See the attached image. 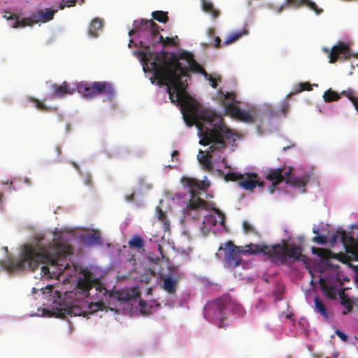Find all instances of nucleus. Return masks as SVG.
I'll list each match as a JSON object with an SVG mask.
<instances>
[{"instance_id":"f257e3e1","label":"nucleus","mask_w":358,"mask_h":358,"mask_svg":"<svg viewBox=\"0 0 358 358\" xmlns=\"http://www.w3.org/2000/svg\"><path fill=\"white\" fill-rule=\"evenodd\" d=\"M152 64L156 79L167 87L171 101L181 106L183 118L188 127L194 125V121L196 120H212L215 124L224 122L220 115L201 108L186 92L190 73L202 74L210 82L213 88L217 86L215 79L196 61L192 52L185 50L178 52L162 50L156 54L155 61Z\"/></svg>"},{"instance_id":"f03ea898","label":"nucleus","mask_w":358,"mask_h":358,"mask_svg":"<svg viewBox=\"0 0 358 358\" xmlns=\"http://www.w3.org/2000/svg\"><path fill=\"white\" fill-rule=\"evenodd\" d=\"M71 254V246L57 238H48L36 236L31 243L23 246L21 255L17 259H9L4 264L5 268L10 272H20L38 268L39 264L43 275L57 278L69 267L66 257Z\"/></svg>"},{"instance_id":"7ed1b4c3","label":"nucleus","mask_w":358,"mask_h":358,"mask_svg":"<svg viewBox=\"0 0 358 358\" xmlns=\"http://www.w3.org/2000/svg\"><path fill=\"white\" fill-rule=\"evenodd\" d=\"M194 124L197 127L201 138L199 143L204 146L212 143L206 151V154L200 150L198 155V160L203 169L211 171L213 169L211 162L213 154L215 152L220 154L223 152L227 146L224 139L229 142H235L237 136L224 124V122L215 124V122L212 120H196L194 121Z\"/></svg>"},{"instance_id":"20e7f679","label":"nucleus","mask_w":358,"mask_h":358,"mask_svg":"<svg viewBox=\"0 0 358 358\" xmlns=\"http://www.w3.org/2000/svg\"><path fill=\"white\" fill-rule=\"evenodd\" d=\"M138 37L140 38L139 43L142 48L148 50L147 52L138 51V55L140 60L144 63L143 69L145 71V66L147 68L149 59H152L150 65L152 68L153 73L155 69L152 63L155 61V55L157 52L150 51L151 47L155 46L157 43H162L164 47V38L159 33V27L152 20H141L138 24H135Z\"/></svg>"},{"instance_id":"39448f33","label":"nucleus","mask_w":358,"mask_h":358,"mask_svg":"<svg viewBox=\"0 0 358 358\" xmlns=\"http://www.w3.org/2000/svg\"><path fill=\"white\" fill-rule=\"evenodd\" d=\"M182 185L188 188L190 199L187 201L186 207L183 210L185 216L198 219L199 213L202 210H208V203L199 196L201 191L206 190L209 187L208 182L199 181L193 178L183 177L181 178Z\"/></svg>"},{"instance_id":"423d86ee","label":"nucleus","mask_w":358,"mask_h":358,"mask_svg":"<svg viewBox=\"0 0 358 358\" xmlns=\"http://www.w3.org/2000/svg\"><path fill=\"white\" fill-rule=\"evenodd\" d=\"M262 252L268 257L271 262L281 264H285L288 259L295 262L303 257L299 246H287L285 243H278L271 247L262 244Z\"/></svg>"},{"instance_id":"0eeeda50","label":"nucleus","mask_w":358,"mask_h":358,"mask_svg":"<svg viewBox=\"0 0 358 358\" xmlns=\"http://www.w3.org/2000/svg\"><path fill=\"white\" fill-rule=\"evenodd\" d=\"M292 171V169L291 167L287 169L278 168L268 170L266 179L273 181L272 185L269 187L270 193H273L275 192V186L284 180L287 184H289L291 186L303 189L302 192H305V187L309 181L310 177L308 176H305L303 178L292 177L291 176Z\"/></svg>"},{"instance_id":"6e6552de","label":"nucleus","mask_w":358,"mask_h":358,"mask_svg":"<svg viewBox=\"0 0 358 358\" xmlns=\"http://www.w3.org/2000/svg\"><path fill=\"white\" fill-rule=\"evenodd\" d=\"M229 302L230 296L226 294L207 303L203 308L205 317L209 321L217 322L219 328H226L229 326L226 306Z\"/></svg>"},{"instance_id":"1a4fd4ad","label":"nucleus","mask_w":358,"mask_h":358,"mask_svg":"<svg viewBox=\"0 0 358 358\" xmlns=\"http://www.w3.org/2000/svg\"><path fill=\"white\" fill-rule=\"evenodd\" d=\"M220 250L224 251V260L228 268H235L241 264V255L256 254L262 252V245L250 244L242 246H236L231 241L226 243L224 248L220 247Z\"/></svg>"},{"instance_id":"9d476101","label":"nucleus","mask_w":358,"mask_h":358,"mask_svg":"<svg viewBox=\"0 0 358 358\" xmlns=\"http://www.w3.org/2000/svg\"><path fill=\"white\" fill-rule=\"evenodd\" d=\"M76 90L87 99H93L101 95L106 100H111L115 94L112 84L106 81H95L92 83L80 82L77 84Z\"/></svg>"},{"instance_id":"9b49d317","label":"nucleus","mask_w":358,"mask_h":358,"mask_svg":"<svg viewBox=\"0 0 358 358\" xmlns=\"http://www.w3.org/2000/svg\"><path fill=\"white\" fill-rule=\"evenodd\" d=\"M57 11V10H47L45 12L39 10L36 13H32L30 17L23 18L21 20L16 19L13 27H24L26 26H31L38 22L45 23L49 22L53 19L54 15Z\"/></svg>"},{"instance_id":"f8f14e48","label":"nucleus","mask_w":358,"mask_h":358,"mask_svg":"<svg viewBox=\"0 0 358 358\" xmlns=\"http://www.w3.org/2000/svg\"><path fill=\"white\" fill-rule=\"evenodd\" d=\"M224 108L227 114L243 122L255 123L257 117L256 110L246 111L231 103H225Z\"/></svg>"},{"instance_id":"ddd939ff","label":"nucleus","mask_w":358,"mask_h":358,"mask_svg":"<svg viewBox=\"0 0 358 358\" xmlns=\"http://www.w3.org/2000/svg\"><path fill=\"white\" fill-rule=\"evenodd\" d=\"M330 241L333 245L341 242L346 248L357 249L358 247V241L348 236L341 228H338L335 233L332 234Z\"/></svg>"},{"instance_id":"4468645a","label":"nucleus","mask_w":358,"mask_h":358,"mask_svg":"<svg viewBox=\"0 0 358 358\" xmlns=\"http://www.w3.org/2000/svg\"><path fill=\"white\" fill-rule=\"evenodd\" d=\"M115 297L117 298L119 301H129L131 300H133L134 301H138L139 299V294L138 292H136V290L132 291V294H130L127 292H116L115 293ZM139 307L141 312L142 313H148L149 309H148V304L147 301L140 299L139 300Z\"/></svg>"},{"instance_id":"2eb2a0df","label":"nucleus","mask_w":358,"mask_h":358,"mask_svg":"<svg viewBox=\"0 0 358 358\" xmlns=\"http://www.w3.org/2000/svg\"><path fill=\"white\" fill-rule=\"evenodd\" d=\"M350 48L343 42L334 45L329 54V62L335 63L338 58L347 59L350 57Z\"/></svg>"},{"instance_id":"dca6fc26","label":"nucleus","mask_w":358,"mask_h":358,"mask_svg":"<svg viewBox=\"0 0 358 358\" xmlns=\"http://www.w3.org/2000/svg\"><path fill=\"white\" fill-rule=\"evenodd\" d=\"M240 187L246 190H253L257 186L263 187L264 182L260 180V178L257 174L254 173L243 175L241 180L238 181Z\"/></svg>"},{"instance_id":"f3484780","label":"nucleus","mask_w":358,"mask_h":358,"mask_svg":"<svg viewBox=\"0 0 358 358\" xmlns=\"http://www.w3.org/2000/svg\"><path fill=\"white\" fill-rule=\"evenodd\" d=\"M52 89L53 90L52 99L62 98L66 94H72L76 90V88H71L67 82H64L61 85L54 84Z\"/></svg>"},{"instance_id":"a211bd4d","label":"nucleus","mask_w":358,"mask_h":358,"mask_svg":"<svg viewBox=\"0 0 358 358\" xmlns=\"http://www.w3.org/2000/svg\"><path fill=\"white\" fill-rule=\"evenodd\" d=\"M92 283L88 278H80L76 287V294H80L82 297L86 298L89 295V292L92 289Z\"/></svg>"},{"instance_id":"6ab92c4d","label":"nucleus","mask_w":358,"mask_h":358,"mask_svg":"<svg viewBox=\"0 0 358 358\" xmlns=\"http://www.w3.org/2000/svg\"><path fill=\"white\" fill-rule=\"evenodd\" d=\"M163 285L162 287L169 294H175L178 285V281L176 278L171 275L162 278Z\"/></svg>"},{"instance_id":"aec40b11","label":"nucleus","mask_w":358,"mask_h":358,"mask_svg":"<svg viewBox=\"0 0 358 358\" xmlns=\"http://www.w3.org/2000/svg\"><path fill=\"white\" fill-rule=\"evenodd\" d=\"M312 252L317 255L327 266H332L329 260L331 258L336 257V255L328 249L313 247Z\"/></svg>"},{"instance_id":"412c9836","label":"nucleus","mask_w":358,"mask_h":358,"mask_svg":"<svg viewBox=\"0 0 358 358\" xmlns=\"http://www.w3.org/2000/svg\"><path fill=\"white\" fill-rule=\"evenodd\" d=\"M287 3L295 6H301L306 4L311 10H314L317 14H320L322 10L320 9L316 3L310 0H287Z\"/></svg>"},{"instance_id":"4be33fe9","label":"nucleus","mask_w":358,"mask_h":358,"mask_svg":"<svg viewBox=\"0 0 358 358\" xmlns=\"http://www.w3.org/2000/svg\"><path fill=\"white\" fill-rule=\"evenodd\" d=\"M226 306L227 314L229 312H232L234 314H236L238 316H243L245 313L243 307L240 303L233 301L231 296L230 302L227 303Z\"/></svg>"},{"instance_id":"5701e85b","label":"nucleus","mask_w":358,"mask_h":358,"mask_svg":"<svg viewBox=\"0 0 358 358\" xmlns=\"http://www.w3.org/2000/svg\"><path fill=\"white\" fill-rule=\"evenodd\" d=\"M82 314L81 310L78 306H71L68 308H61L59 310L57 317H66L69 316L80 315Z\"/></svg>"},{"instance_id":"b1692460","label":"nucleus","mask_w":358,"mask_h":358,"mask_svg":"<svg viewBox=\"0 0 358 358\" xmlns=\"http://www.w3.org/2000/svg\"><path fill=\"white\" fill-rule=\"evenodd\" d=\"M102 26L103 22L99 18L93 19L88 28L89 35L96 37L98 36V31L102 28Z\"/></svg>"},{"instance_id":"393cba45","label":"nucleus","mask_w":358,"mask_h":358,"mask_svg":"<svg viewBox=\"0 0 358 358\" xmlns=\"http://www.w3.org/2000/svg\"><path fill=\"white\" fill-rule=\"evenodd\" d=\"M315 310L319 313L325 320L329 319L327 310L322 300L318 297L314 298Z\"/></svg>"},{"instance_id":"a878e982","label":"nucleus","mask_w":358,"mask_h":358,"mask_svg":"<svg viewBox=\"0 0 358 358\" xmlns=\"http://www.w3.org/2000/svg\"><path fill=\"white\" fill-rule=\"evenodd\" d=\"M202 8L206 13L210 14L215 19L219 16V11L214 8L212 2L208 0L202 1Z\"/></svg>"},{"instance_id":"bb28decb","label":"nucleus","mask_w":358,"mask_h":358,"mask_svg":"<svg viewBox=\"0 0 358 358\" xmlns=\"http://www.w3.org/2000/svg\"><path fill=\"white\" fill-rule=\"evenodd\" d=\"M128 245L131 248L142 249L145 245V242L139 235H134L129 241Z\"/></svg>"},{"instance_id":"cd10ccee","label":"nucleus","mask_w":358,"mask_h":358,"mask_svg":"<svg viewBox=\"0 0 358 358\" xmlns=\"http://www.w3.org/2000/svg\"><path fill=\"white\" fill-rule=\"evenodd\" d=\"M248 34L247 30L236 31L231 34L224 41V45H228L238 40L241 36Z\"/></svg>"},{"instance_id":"c85d7f7f","label":"nucleus","mask_w":358,"mask_h":358,"mask_svg":"<svg viewBox=\"0 0 358 358\" xmlns=\"http://www.w3.org/2000/svg\"><path fill=\"white\" fill-rule=\"evenodd\" d=\"M323 98L326 102H331L340 99L341 96L338 92L332 90L331 89H329L324 92Z\"/></svg>"},{"instance_id":"c756f323","label":"nucleus","mask_w":358,"mask_h":358,"mask_svg":"<svg viewBox=\"0 0 358 358\" xmlns=\"http://www.w3.org/2000/svg\"><path fill=\"white\" fill-rule=\"evenodd\" d=\"M27 101L34 103L35 107L41 111L49 112L51 110L50 107L47 106L44 103L36 98L28 96Z\"/></svg>"},{"instance_id":"7c9ffc66","label":"nucleus","mask_w":358,"mask_h":358,"mask_svg":"<svg viewBox=\"0 0 358 358\" xmlns=\"http://www.w3.org/2000/svg\"><path fill=\"white\" fill-rule=\"evenodd\" d=\"M152 16L154 20L162 23H166L169 21L167 12H164L162 10H156L152 13Z\"/></svg>"},{"instance_id":"2f4dec72","label":"nucleus","mask_w":358,"mask_h":358,"mask_svg":"<svg viewBox=\"0 0 358 358\" xmlns=\"http://www.w3.org/2000/svg\"><path fill=\"white\" fill-rule=\"evenodd\" d=\"M339 295L341 299L342 305H343L347 308V311H343V313L344 315H345L352 310V302L348 296L345 295L343 291H341V293H339Z\"/></svg>"},{"instance_id":"473e14b6","label":"nucleus","mask_w":358,"mask_h":358,"mask_svg":"<svg viewBox=\"0 0 358 358\" xmlns=\"http://www.w3.org/2000/svg\"><path fill=\"white\" fill-rule=\"evenodd\" d=\"M243 229L244 233L246 234H252L255 235H259L258 231L248 221H243Z\"/></svg>"},{"instance_id":"72a5a7b5","label":"nucleus","mask_w":358,"mask_h":358,"mask_svg":"<svg viewBox=\"0 0 358 358\" xmlns=\"http://www.w3.org/2000/svg\"><path fill=\"white\" fill-rule=\"evenodd\" d=\"M87 241L91 244H100L101 243V236L99 233L94 232L87 235Z\"/></svg>"},{"instance_id":"f704fd0d","label":"nucleus","mask_w":358,"mask_h":358,"mask_svg":"<svg viewBox=\"0 0 358 358\" xmlns=\"http://www.w3.org/2000/svg\"><path fill=\"white\" fill-rule=\"evenodd\" d=\"M322 290L331 299H334L336 295V290L332 286L324 285H322Z\"/></svg>"},{"instance_id":"c9c22d12","label":"nucleus","mask_w":358,"mask_h":358,"mask_svg":"<svg viewBox=\"0 0 358 358\" xmlns=\"http://www.w3.org/2000/svg\"><path fill=\"white\" fill-rule=\"evenodd\" d=\"M242 178H243V175L234 172L228 173L225 176V180L230 181H240L241 180Z\"/></svg>"},{"instance_id":"e433bc0d","label":"nucleus","mask_w":358,"mask_h":358,"mask_svg":"<svg viewBox=\"0 0 358 358\" xmlns=\"http://www.w3.org/2000/svg\"><path fill=\"white\" fill-rule=\"evenodd\" d=\"M157 217L159 220L164 222V224L165 226V228L169 227V222L166 220V213L160 208H157Z\"/></svg>"},{"instance_id":"4c0bfd02","label":"nucleus","mask_w":358,"mask_h":358,"mask_svg":"<svg viewBox=\"0 0 358 358\" xmlns=\"http://www.w3.org/2000/svg\"><path fill=\"white\" fill-rule=\"evenodd\" d=\"M77 0H62L59 5L60 10L64 9L66 6L70 7L76 5Z\"/></svg>"},{"instance_id":"58836bf2","label":"nucleus","mask_w":358,"mask_h":358,"mask_svg":"<svg viewBox=\"0 0 358 358\" xmlns=\"http://www.w3.org/2000/svg\"><path fill=\"white\" fill-rule=\"evenodd\" d=\"M289 109V103L287 100H284L281 105L280 110L283 113L284 115H286V113L288 112Z\"/></svg>"},{"instance_id":"ea45409f","label":"nucleus","mask_w":358,"mask_h":358,"mask_svg":"<svg viewBox=\"0 0 358 358\" xmlns=\"http://www.w3.org/2000/svg\"><path fill=\"white\" fill-rule=\"evenodd\" d=\"M104 306H105V305L103 302H98V303H92L90 306V308L92 311H96L99 310H103Z\"/></svg>"},{"instance_id":"a19ab883","label":"nucleus","mask_w":358,"mask_h":358,"mask_svg":"<svg viewBox=\"0 0 358 358\" xmlns=\"http://www.w3.org/2000/svg\"><path fill=\"white\" fill-rule=\"evenodd\" d=\"M313 241L318 244L324 245L327 243V238L324 236H317L313 238Z\"/></svg>"},{"instance_id":"79ce46f5","label":"nucleus","mask_w":358,"mask_h":358,"mask_svg":"<svg viewBox=\"0 0 358 358\" xmlns=\"http://www.w3.org/2000/svg\"><path fill=\"white\" fill-rule=\"evenodd\" d=\"M342 94L345 95L352 102V100H354L355 99H356L357 97L354 95V92L351 90H348L347 91H343L342 92Z\"/></svg>"},{"instance_id":"37998d69","label":"nucleus","mask_w":358,"mask_h":358,"mask_svg":"<svg viewBox=\"0 0 358 358\" xmlns=\"http://www.w3.org/2000/svg\"><path fill=\"white\" fill-rule=\"evenodd\" d=\"M299 86H300V92L305 91V90L310 91L312 90L311 85L309 83H300Z\"/></svg>"},{"instance_id":"c03bdc74","label":"nucleus","mask_w":358,"mask_h":358,"mask_svg":"<svg viewBox=\"0 0 358 358\" xmlns=\"http://www.w3.org/2000/svg\"><path fill=\"white\" fill-rule=\"evenodd\" d=\"M336 334L344 342L348 341V336L339 329L336 330Z\"/></svg>"},{"instance_id":"a18cd8bd","label":"nucleus","mask_w":358,"mask_h":358,"mask_svg":"<svg viewBox=\"0 0 358 358\" xmlns=\"http://www.w3.org/2000/svg\"><path fill=\"white\" fill-rule=\"evenodd\" d=\"M173 38H169V37H166L164 38V44H165V46L167 45H173L174 43V41H173Z\"/></svg>"},{"instance_id":"49530a36","label":"nucleus","mask_w":358,"mask_h":358,"mask_svg":"<svg viewBox=\"0 0 358 358\" xmlns=\"http://www.w3.org/2000/svg\"><path fill=\"white\" fill-rule=\"evenodd\" d=\"M224 98L225 99H230L233 101L235 99V94L234 93L227 92L224 95Z\"/></svg>"},{"instance_id":"de8ad7c7","label":"nucleus","mask_w":358,"mask_h":358,"mask_svg":"<svg viewBox=\"0 0 358 358\" xmlns=\"http://www.w3.org/2000/svg\"><path fill=\"white\" fill-rule=\"evenodd\" d=\"M125 199L127 201H133L134 200V192H132L131 194H127L125 196Z\"/></svg>"},{"instance_id":"09e8293b","label":"nucleus","mask_w":358,"mask_h":358,"mask_svg":"<svg viewBox=\"0 0 358 358\" xmlns=\"http://www.w3.org/2000/svg\"><path fill=\"white\" fill-rule=\"evenodd\" d=\"M221 39L217 36L215 38V43H214V46L216 48H220L221 45Z\"/></svg>"},{"instance_id":"8fccbe9b","label":"nucleus","mask_w":358,"mask_h":358,"mask_svg":"<svg viewBox=\"0 0 358 358\" xmlns=\"http://www.w3.org/2000/svg\"><path fill=\"white\" fill-rule=\"evenodd\" d=\"M84 183L85 185H90L91 183H92V178H91V176L90 175H87L85 176V181H84Z\"/></svg>"},{"instance_id":"3c124183","label":"nucleus","mask_w":358,"mask_h":358,"mask_svg":"<svg viewBox=\"0 0 358 358\" xmlns=\"http://www.w3.org/2000/svg\"><path fill=\"white\" fill-rule=\"evenodd\" d=\"M352 103H353V105L355 107L356 110L358 111V97H357L356 99L352 100Z\"/></svg>"},{"instance_id":"603ef678","label":"nucleus","mask_w":358,"mask_h":358,"mask_svg":"<svg viewBox=\"0 0 358 358\" xmlns=\"http://www.w3.org/2000/svg\"><path fill=\"white\" fill-rule=\"evenodd\" d=\"M215 212L218 213L219 215L222 217L221 224H223L224 222V216L222 213H221L218 210H215Z\"/></svg>"},{"instance_id":"864d4df0","label":"nucleus","mask_w":358,"mask_h":358,"mask_svg":"<svg viewBox=\"0 0 358 358\" xmlns=\"http://www.w3.org/2000/svg\"><path fill=\"white\" fill-rule=\"evenodd\" d=\"M171 156H172V158H173H173H175V157H178V156H179V152H178V151H177V150H174V151L172 152Z\"/></svg>"},{"instance_id":"5fc2aeb1","label":"nucleus","mask_w":358,"mask_h":358,"mask_svg":"<svg viewBox=\"0 0 358 358\" xmlns=\"http://www.w3.org/2000/svg\"><path fill=\"white\" fill-rule=\"evenodd\" d=\"M55 150H56V152H57V155H61V153H62V149H61V148H60L59 146H57V147L55 148Z\"/></svg>"},{"instance_id":"6e6d98bb","label":"nucleus","mask_w":358,"mask_h":358,"mask_svg":"<svg viewBox=\"0 0 358 358\" xmlns=\"http://www.w3.org/2000/svg\"><path fill=\"white\" fill-rule=\"evenodd\" d=\"M222 162L224 164V167H227V159L225 157L222 158Z\"/></svg>"},{"instance_id":"4d7b16f0","label":"nucleus","mask_w":358,"mask_h":358,"mask_svg":"<svg viewBox=\"0 0 358 358\" xmlns=\"http://www.w3.org/2000/svg\"><path fill=\"white\" fill-rule=\"evenodd\" d=\"M71 164H72V165H73V166L76 169H78V170L79 169V166H78V165L76 162H71Z\"/></svg>"},{"instance_id":"13d9d810","label":"nucleus","mask_w":358,"mask_h":358,"mask_svg":"<svg viewBox=\"0 0 358 358\" xmlns=\"http://www.w3.org/2000/svg\"><path fill=\"white\" fill-rule=\"evenodd\" d=\"M135 31L134 29L130 30L129 32V35L131 36L134 34Z\"/></svg>"},{"instance_id":"bf43d9fd","label":"nucleus","mask_w":358,"mask_h":358,"mask_svg":"<svg viewBox=\"0 0 358 358\" xmlns=\"http://www.w3.org/2000/svg\"><path fill=\"white\" fill-rule=\"evenodd\" d=\"M24 181L29 185L31 184V181L29 178H25Z\"/></svg>"},{"instance_id":"052dcab7","label":"nucleus","mask_w":358,"mask_h":358,"mask_svg":"<svg viewBox=\"0 0 358 358\" xmlns=\"http://www.w3.org/2000/svg\"><path fill=\"white\" fill-rule=\"evenodd\" d=\"M324 51L326 52H329V50L326 48H324Z\"/></svg>"},{"instance_id":"680f3d73","label":"nucleus","mask_w":358,"mask_h":358,"mask_svg":"<svg viewBox=\"0 0 358 358\" xmlns=\"http://www.w3.org/2000/svg\"><path fill=\"white\" fill-rule=\"evenodd\" d=\"M2 197H3V194L1 192H0V201L1 200Z\"/></svg>"},{"instance_id":"e2e57ef3","label":"nucleus","mask_w":358,"mask_h":358,"mask_svg":"<svg viewBox=\"0 0 358 358\" xmlns=\"http://www.w3.org/2000/svg\"><path fill=\"white\" fill-rule=\"evenodd\" d=\"M345 280H346L347 281L350 280L348 278H345Z\"/></svg>"},{"instance_id":"0e129e2a","label":"nucleus","mask_w":358,"mask_h":358,"mask_svg":"<svg viewBox=\"0 0 358 358\" xmlns=\"http://www.w3.org/2000/svg\"><path fill=\"white\" fill-rule=\"evenodd\" d=\"M327 358H329V357H327Z\"/></svg>"}]
</instances>
